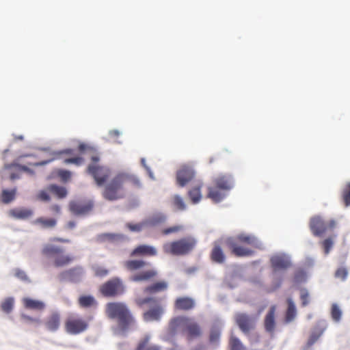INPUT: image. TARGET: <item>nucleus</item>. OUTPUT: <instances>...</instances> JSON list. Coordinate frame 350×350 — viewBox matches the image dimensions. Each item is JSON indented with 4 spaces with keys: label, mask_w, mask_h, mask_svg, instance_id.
<instances>
[{
    "label": "nucleus",
    "mask_w": 350,
    "mask_h": 350,
    "mask_svg": "<svg viewBox=\"0 0 350 350\" xmlns=\"http://www.w3.org/2000/svg\"><path fill=\"white\" fill-rule=\"evenodd\" d=\"M275 312L276 306H271L264 319L265 329L271 336L273 335L276 327Z\"/></svg>",
    "instance_id": "f3484780"
},
{
    "label": "nucleus",
    "mask_w": 350,
    "mask_h": 350,
    "mask_svg": "<svg viewBox=\"0 0 350 350\" xmlns=\"http://www.w3.org/2000/svg\"><path fill=\"white\" fill-rule=\"evenodd\" d=\"M341 197L345 206H350V182L346 183L341 191Z\"/></svg>",
    "instance_id": "e433bc0d"
},
{
    "label": "nucleus",
    "mask_w": 350,
    "mask_h": 350,
    "mask_svg": "<svg viewBox=\"0 0 350 350\" xmlns=\"http://www.w3.org/2000/svg\"><path fill=\"white\" fill-rule=\"evenodd\" d=\"M150 263L142 259H131L124 262V267L129 271H135L149 265Z\"/></svg>",
    "instance_id": "393cba45"
},
{
    "label": "nucleus",
    "mask_w": 350,
    "mask_h": 350,
    "mask_svg": "<svg viewBox=\"0 0 350 350\" xmlns=\"http://www.w3.org/2000/svg\"><path fill=\"white\" fill-rule=\"evenodd\" d=\"M195 301L191 297H181L176 299L174 307L179 310H189L194 308Z\"/></svg>",
    "instance_id": "5701e85b"
},
{
    "label": "nucleus",
    "mask_w": 350,
    "mask_h": 350,
    "mask_svg": "<svg viewBox=\"0 0 350 350\" xmlns=\"http://www.w3.org/2000/svg\"><path fill=\"white\" fill-rule=\"evenodd\" d=\"M342 312L336 304H333L331 308V316L332 319L338 322L341 319Z\"/></svg>",
    "instance_id": "ea45409f"
},
{
    "label": "nucleus",
    "mask_w": 350,
    "mask_h": 350,
    "mask_svg": "<svg viewBox=\"0 0 350 350\" xmlns=\"http://www.w3.org/2000/svg\"><path fill=\"white\" fill-rule=\"evenodd\" d=\"M5 168L7 170H11L12 168L16 169L18 171H24L27 172L28 173L32 174L33 171L28 168L27 166L25 165H21L16 163H12V164H6L5 165Z\"/></svg>",
    "instance_id": "c03bdc74"
},
{
    "label": "nucleus",
    "mask_w": 350,
    "mask_h": 350,
    "mask_svg": "<svg viewBox=\"0 0 350 350\" xmlns=\"http://www.w3.org/2000/svg\"><path fill=\"white\" fill-rule=\"evenodd\" d=\"M111 135H113L114 136L119 135V132L118 131H112L110 132Z\"/></svg>",
    "instance_id": "774afa93"
},
{
    "label": "nucleus",
    "mask_w": 350,
    "mask_h": 350,
    "mask_svg": "<svg viewBox=\"0 0 350 350\" xmlns=\"http://www.w3.org/2000/svg\"><path fill=\"white\" fill-rule=\"evenodd\" d=\"M226 243L232 254L237 257L250 256L254 254V251L244 247V245L254 247L258 246V241L255 237L245 234L229 237L226 239Z\"/></svg>",
    "instance_id": "20e7f679"
},
{
    "label": "nucleus",
    "mask_w": 350,
    "mask_h": 350,
    "mask_svg": "<svg viewBox=\"0 0 350 350\" xmlns=\"http://www.w3.org/2000/svg\"><path fill=\"white\" fill-rule=\"evenodd\" d=\"M76 223L74 221H70L67 223V228L69 229H72L75 227Z\"/></svg>",
    "instance_id": "680f3d73"
},
{
    "label": "nucleus",
    "mask_w": 350,
    "mask_h": 350,
    "mask_svg": "<svg viewBox=\"0 0 350 350\" xmlns=\"http://www.w3.org/2000/svg\"><path fill=\"white\" fill-rule=\"evenodd\" d=\"M88 327V321L78 315L68 317L64 323L66 332L72 335L81 334L85 332Z\"/></svg>",
    "instance_id": "9b49d317"
},
{
    "label": "nucleus",
    "mask_w": 350,
    "mask_h": 350,
    "mask_svg": "<svg viewBox=\"0 0 350 350\" xmlns=\"http://www.w3.org/2000/svg\"><path fill=\"white\" fill-rule=\"evenodd\" d=\"M57 175L61 178V179L64 181H66L70 179L71 176V174L68 170H59L57 171Z\"/></svg>",
    "instance_id": "864d4df0"
},
{
    "label": "nucleus",
    "mask_w": 350,
    "mask_h": 350,
    "mask_svg": "<svg viewBox=\"0 0 350 350\" xmlns=\"http://www.w3.org/2000/svg\"><path fill=\"white\" fill-rule=\"evenodd\" d=\"M211 260L217 264H222L226 260V256L222 248L217 244H215L211 254Z\"/></svg>",
    "instance_id": "cd10ccee"
},
{
    "label": "nucleus",
    "mask_w": 350,
    "mask_h": 350,
    "mask_svg": "<svg viewBox=\"0 0 350 350\" xmlns=\"http://www.w3.org/2000/svg\"><path fill=\"white\" fill-rule=\"evenodd\" d=\"M38 198L42 201L48 202L50 200V196L45 191H41L38 195Z\"/></svg>",
    "instance_id": "4d7b16f0"
},
{
    "label": "nucleus",
    "mask_w": 350,
    "mask_h": 350,
    "mask_svg": "<svg viewBox=\"0 0 350 350\" xmlns=\"http://www.w3.org/2000/svg\"><path fill=\"white\" fill-rule=\"evenodd\" d=\"M157 254V249L148 245H139L130 254L131 257L154 256Z\"/></svg>",
    "instance_id": "6ab92c4d"
},
{
    "label": "nucleus",
    "mask_w": 350,
    "mask_h": 350,
    "mask_svg": "<svg viewBox=\"0 0 350 350\" xmlns=\"http://www.w3.org/2000/svg\"><path fill=\"white\" fill-rule=\"evenodd\" d=\"M20 177L19 174L18 173L12 172L10 174V179L14 180L16 178H18Z\"/></svg>",
    "instance_id": "0e129e2a"
},
{
    "label": "nucleus",
    "mask_w": 350,
    "mask_h": 350,
    "mask_svg": "<svg viewBox=\"0 0 350 350\" xmlns=\"http://www.w3.org/2000/svg\"><path fill=\"white\" fill-rule=\"evenodd\" d=\"M51 240L53 241L59 242V243H68L70 241L69 239H63V238H60V237H55V238L52 239Z\"/></svg>",
    "instance_id": "bf43d9fd"
},
{
    "label": "nucleus",
    "mask_w": 350,
    "mask_h": 350,
    "mask_svg": "<svg viewBox=\"0 0 350 350\" xmlns=\"http://www.w3.org/2000/svg\"><path fill=\"white\" fill-rule=\"evenodd\" d=\"M83 162V159L81 157L66 159L64 163L66 164L73 163L77 165H81Z\"/></svg>",
    "instance_id": "3c124183"
},
{
    "label": "nucleus",
    "mask_w": 350,
    "mask_h": 350,
    "mask_svg": "<svg viewBox=\"0 0 350 350\" xmlns=\"http://www.w3.org/2000/svg\"><path fill=\"white\" fill-rule=\"evenodd\" d=\"M337 226L335 219L324 220L321 217H312L309 223V227L315 237H321L325 233L332 231Z\"/></svg>",
    "instance_id": "6e6552de"
},
{
    "label": "nucleus",
    "mask_w": 350,
    "mask_h": 350,
    "mask_svg": "<svg viewBox=\"0 0 350 350\" xmlns=\"http://www.w3.org/2000/svg\"><path fill=\"white\" fill-rule=\"evenodd\" d=\"M235 322L244 334H249L255 327V319L245 313H237L235 315Z\"/></svg>",
    "instance_id": "4468645a"
},
{
    "label": "nucleus",
    "mask_w": 350,
    "mask_h": 350,
    "mask_svg": "<svg viewBox=\"0 0 350 350\" xmlns=\"http://www.w3.org/2000/svg\"><path fill=\"white\" fill-rule=\"evenodd\" d=\"M150 336H144L138 342L135 350H161L160 346L150 344Z\"/></svg>",
    "instance_id": "c85d7f7f"
},
{
    "label": "nucleus",
    "mask_w": 350,
    "mask_h": 350,
    "mask_svg": "<svg viewBox=\"0 0 350 350\" xmlns=\"http://www.w3.org/2000/svg\"><path fill=\"white\" fill-rule=\"evenodd\" d=\"M271 267L275 271L286 270L291 266L289 258L284 254L275 255L270 260Z\"/></svg>",
    "instance_id": "a211bd4d"
},
{
    "label": "nucleus",
    "mask_w": 350,
    "mask_h": 350,
    "mask_svg": "<svg viewBox=\"0 0 350 350\" xmlns=\"http://www.w3.org/2000/svg\"><path fill=\"white\" fill-rule=\"evenodd\" d=\"M141 162H142V164L143 165V166H144V167L147 170H148V171H149V168L146 166V163H146L145 159H142Z\"/></svg>",
    "instance_id": "338daca9"
},
{
    "label": "nucleus",
    "mask_w": 350,
    "mask_h": 350,
    "mask_svg": "<svg viewBox=\"0 0 350 350\" xmlns=\"http://www.w3.org/2000/svg\"><path fill=\"white\" fill-rule=\"evenodd\" d=\"M301 306L305 307L310 303L309 293L306 289H302L300 293Z\"/></svg>",
    "instance_id": "49530a36"
},
{
    "label": "nucleus",
    "mask_w": 350,
    "mask_h": 350,
    "mask_svg": "<svg viewBox=\"0 0 350 350\" xmlns=\"http://www.w3.org/2000/svg\"><path fill=\"white\" fill-rule=\"evenodd\" d=\"M221 332L219 327H212L210 330L209 342L211 344L218 345L220 338Z\"/></svg>",
    "instance_id": "c9c22d12"
},
{
    "label": "nucleus",
    "mask_w": 350,
    "mask_h": 350,
    "mask_svg": "<svg viewBox=\"0 0 350 350\" xmlns=\"http://www.w3.org/2000/svg\"><path fill=\"white\" fill-rule=\"evenodd\" d=\"M203 187L202 181H197L196 185L188 191V196L193 204L199 202L202 198L201 189Z\"/></svg>",
    "instance_id": "bb28decb"
},
{
    "label": "nucleus",
    "mask_w": 350,
    "mask_h": 350,
    "mask_svg": "<svg viewBox=\"0 0 350 350\" xmlns=\"http://www.w3.org/2000/svg\"><path fill=\"white\" fill-rule=\"evenodd\" d=\"M213 186L208 187L207 198L215 203L221 202L233 187V180L230 176L222 175L213 180Z\"/></svg>",
    "instance_id": "39448f33"
},
{
    "label": "nucleus",
    "mask_w": 350,
    "mask_h": 350,
    "mask_svg": "<svg viewBox=\"0 0 350 350\" xmlns=\"http://www.w3.org/2000/svg\"><path fill=\"white\" fill-rule=\"evenodd\" d=\"M21 318L26 323H33L36 325H39L41 323V320L39 318L32 317L27 314H22Z\"/></svg>",
    "instance_id": "8fccbe9b"
},
{
    "label": "nucleus",
    "mask_w": 350,
    "mask_h": 350,
    "mask_svg": "<svg viewBox=\"0 0 350 350\" xmlns=\"http://www.w3.org/2000/svg\"><path fill=\"white\" fill-rule=\"evenodd\" d=\"M14 141H16H16H18V140L22 141V140H23V139H24V137H23V135H14Z\"/></svg>",
    "instance_id": "69168bd1"
},
{
    "label": "nucleus",
    "mask_w": 350,
    "mask_h": 350,
    "mask_svg": "<svg viewBox=\"0 0 350 350\" xmlns=\"http://www.w3.org/2000/svg\"><path fill=\"white\" fill-rule=\"evenodd\" d=\"M183 229L181 226H174L170 228H165L162 230V234L167 235L171 233L177 232Z\"/></svg>",
    "instance_id": "603ef678"
},
{
    "label": "nucleus",
    "mask_w": 350,
    "mask_h": 350,
    "mask_svg": "<svg viewBox=\"0 0 350 350\" xmlns=\"http://www.w3.org/2000/svg\"><path fill=\"white\" fill-rule=\"evenodd\" d=\"M157 302V299L152 297H146V298H137L135 299L136 304L140 307L142 308L144 306V305L148 304H154Z\"/></svg>",
    "instance_id": "37998d69"
},
{
    "label": "nucleus",
    "mask_w": 350,
    "mask_h": 350,
    "mask_svg": "<svg viewBox=\"0 0 350 350\" xmlns=\"http://www.w3.org/2000/svg\"><path fill=\"white\" fill-rule=\"evenodd\" d=\"M157 275V269L154 268L148 269L133 274L131 277V280L135 282L150 281L155 278Z\"/></svg>",
    "instance_id": "aec40b11"
},
{
    "label": "nucleus",
    "mask_w": 350,
    "mask_h": 350,
    "mask_svg": "<svg viewBox=\"0 0 350 350\" xmlns=\"http://www.w3.org/2000/svg\"><path fill=\"white\" fill-rule=\"evenodd\" d=\"M22 302L25 308L27 310L42 311L45 309V304L40 300L34 299L30 297H24Z\"/></svg>",
    "instance_id": "4be33fe9"
},
{
    "label": "nucleus",
    "mask_w": 350,
    "mask_h": 350,
    "mask_svg": "<svg viewBox=\"0 0 350 350\" xmlns=\"http://www.w3.org/2000/svg\"><path fill=\"white\" fill-rule=\"evenodd\" d=\"M14 306V299L12 297H8L6 298L1 304V310L8 314L10 313Z\"/></svg>",
    "instance_id": "58836bf2"
},
{
    "label": "nucleus",
    "mask_w": 350,
    "mask_h": 350,
    "mask_svg": "<svg viewBox=\"0 0 350 350\" xmlns=\"http://www.w3.org/2000/svg\"><path fill=\"white\" fill-rule=\"evenodd\" d=\"M64 252L62 247L51 243L44 244L41 250V254L44 257L52 259L53 265L55 267H66L73 261L74 257L64 254Z\"/></svg>",
    "instance_id": "423d86ee"
},
{
    "label": "nucleus",
    "mask_w": 350,
    "mask_h": 350,
    "mask_svg": "<svg viewBox=\"0 0 350 350\" xmlns=\"http://www.w3.org/2000/svg\"><path fill=\"white\" fill-rule=\"evenodd\" d=\"M83 274V268L81 266H76L59 273L58 275V279L61 282L77 283L81 280Z\"/></svg>",
    "instance_id": "f8f14e48"
},
{
    "label": "nucleus",
    "mask_w": 350,
    "mask_h": 350,
    "mask_svg": "<svg viewBox=\"0 0 350 350\" xmlns=\"http://www.w3.org/2000/svg\"><path fill=\"white\" fill-rule=\"evenodd\" d=\"M323 332L324 328H322L319 326H316L314 327L306 342V348H310L311 346H312L319 340V338L323 334Z\"/></svg>",
    "instance_id": "2f4dec72"
},
{
    "label": "nucleus",
    "mask_w": 350,
    "mask_h": 350,
    "mask_svg": "<svg viewBox=\"0 0 350 350\" xmlns=\"http://www.w3.org/2000/svg\"><path fill=\"white\" fill-rule=\"evenodd\" d=\"M10 215L16 219H25L33 215V211L27 208H17L10 210Z\"/></svg>",
    "instance_id": "7c9ffc66"
},
{
    "label": "nucleus",
    "mask_w": 350,
    "mask_h": 350,
    "mask_svg": "<svg viewBox=\"0 0 350 350\" xmlns=\"http://www.w3.org/2000/svg\"><path fill=\"white\" fill-rule=\"evenodd\" d=\"M47 189L56 195L59 198H64L67 195V191L64 187L56 185H49Z\"/></svg>",
    "instance_id": "f704fd0d"
},
{
    "label": "nucleus",
    "mask_w": 350,
    "mask_h": 350,
    "mask_svg": "<svg viewBox=\"0 0 350 350\" xmlns=\"http://www.w3.org/2000/svg\"><path fill=\"white\" fill-rule=\"evenodd\" d=\"M95 274L97 276L103 277L108 274L109 271L107 269L103 267H96L94 268Z\"/></svg>",
    "instance_id": "5fc2aeb1"
},
{
    "label": "nucleus",
    "mask_w": 350,
    "mask_h": 350,
    "mask_svg": "<svg viewBox=\"0 0 350 350\" xmlns=\"http://www.w3.org/2000/svg\"><path fill=\"white\" fill-rule=\"evenodd\" d=\"M288 308L285 314V322L289 323L293 321L296 317L297 311L295 305L292 299H287Z\"/></svg>",
    "instance_id": "473e14b6"
},
{
    "label": "nucleus",
    "mask_w": 350,
    "mask_h": 350,
    "mask_svg": "<svg viewBox=\"0 0 350 350\" xmlns=\"http://www.w3.org/2000/svg\"><path fill=\"white\" fill-rule=\"evenodd\" d=\"M173 204L174 206L178 210H184L185 209V204L182 198L179 196H175L173 198Z\"/></svg>",
    "instance_id": "a18cd8bd"
},
{
    "label": "nucleus",
    "mask_w": 350,
    "mask_h": 350,
    "mask_svg": "<svg viewBox=\"0 0 350 350\" xmlns=\"http://www.w3.org/2000/svg\"><path fill=\"white\" fill-rule=\"evenodd\" d=\"M16 191V189H14L12 190H7V189L3 190L2 193H1L2 202L5 204H8L10 202H12L15 198Z\"/></svg>",
    "instance_id": "4c0bfd02"
},
{
    "label": "nucleus",
    "mask_w": 350,
    "mask_h": 350,
    "mask_svg": "<svg viewBox=\"0 0 350 350\" xmlns=\"http://www.w3.org/2000/svg\"><path fill=\"white\" fill-rule=\"evenodd\" d=\"M165 220V216L163 215H157L151 219L150 223L152 224H156L158 223L163 222Z\"/></svg>",
    "instance_id": "6e6d98bb"
},
{
    "label": "nucleus",
    "mask_w": 350,
    "mask_h": 350,
    "mask_svg": "<svg viewBox=\"0 0 350 350\" xmlns=\"http://www.w3.org/2000/svg\"><path fill=\"white\" fill-rule=\"evenodd\" d=\"M163 312L162 307L157 304L144 313V320L145 321H159L163 314Z\"/></svg>",
    "instance_id": "b1692460"
},
{
    "label": "nucleus",
    "mask_w": 350,
    "mask_h": 350,
    "mask_svg": "<svg viewBox=\"0 0 350 350\" xmlns=\"http://www.w3.org/2000/svg\"><path fill=\"white\" fill-rule=\"evenodd\" d=\"M57 224V219L55 217H40L33 220V224L42 229L54 228Z\"/></svg>",
    "instance_id": "412c9836"
},
{
    "label": "nucleus",
    "mask_w": 350,
    "mask_h": 350,
    "mask_svg": "<svg viewBox=\"0 0 350 350\" xmlns=\"http://www.w3.org/2000/svg\"><path fill=\"white\" fill-rule=\"evenodd\" d=\"M73 150L68 148L60 151H53L49 153L50 158L46 161H40L34 164V165H44L53 161L59 159L62 154H72Z\"/></svg>",
    "instance_id": "c756f323"
},
{
    "label": "nucleus",
    "mask_w": 350,
    "mask_h": 350,
    "mask_svg": "<svg viewBox=\"0 0 350 350\" xmlns=\"http://www.w3.org/2000/svg\"><path fill=\"white\" fill-rule=\"evenodd\" d=\"M100 292L107 297H116L124 293V286L121 279L113 278L100 286Z\"/></svg>",
    "instance_id": "9d476101"
},
{
    "label": "nucleus",
    "mask_w": 350,
    "mask_h": 350,
    "mask_svg": "<svg viewBox=\"0 0 350 350\" xmlns=\"http://www.w3.org/2000/svg\"><path fill=\"white\" fill-rule=\"evenodd\" d=\"M92 163L88 165V172L93 176L97 185H103L110 175V170L108 167L98 165L100 158L98 155H93L91 157Z\"/></svg>",
    "instance_id": "1a4fd4ad"
},
{
    "label": "nucleus",
    "mask_w": 350,
    "mask_h": 350,
    "mask_svg": "<svg viewBox=\"0 0 350 350\" xmlns=\"http://www.w3.org/2000/svg\"><path fill=\"white\" fill-rule=\"evenodd\" d=\"M94 204L92 201L76 202L72 201L69 204V209L75 215H85L89 214L93 208Z\"/></svg>",
    "instance_id": "2eb2a0df"
},
{
    "label": "nucleus",
    "mask_w": 350,
    "mask_h": 350,
    "mask_svg": "<svg viewBox=\"0 0 350 350\" xmlns=\"http://www.w3.org/2000/svg\"><path fill=\"white\" fill-rule=\"evenodd\" d=\"M105 313L109 318L117 319L118 328L122 332L128 331L135 325L133 317L124 303H108L106 305Z\"/></svg>",
    "instance_id": "7ed1b4c3"
},
{
    "label": "nucleus",
    "mask_w": 350,
    "mask_h": 350,
    "mask_svg": "<svg viewBox=\"0 0 350 350\" xmlns=\"http://www.w3.org/2000/svg\"><path fill=\"white\" fill-rule=\"evenodd\" d=\"M196 245V241L191 237H187L179 240L166 243L163 249L165 254L175 256H183L191 252Z\"/></svg>",
    "instance_id": "0eeeda50"
},
{
    "label": "nucleus",
    "mask_w": 350,
    "mask_h": 350,
    "mask_svg": "<svg viewBox=\"0 0 350 350\" xmlns=\"http://www.w3.org/2000/svg\"><path fill=\"white\" fill-rule=\"evenodd\" d=\"M179 331L188 340L201 336L202 332L199 324L192 319L186 317H177L172 319L167 328V335L174 336Z\"/></svg>",
    "instance_id": "f03ea898"
},
{
    "label": "nucleus",
    "mask_w": 350,
    "mask_h": 350,
    "mask_svg": "<svg viewBox=\"0 0 350 350\" xmlns=\"http://www.w3.org/2000/svg\"><path fill=\"white\" fill-rule=\"evenodd\" d=\"M145 225L146 224L144 222L138 224L127 223L126 226L132 232H139Z\"/></svg>",
    "instance_id": "de8ad7c7"
},
{
    "label": "nucleus",
    "mask_w": 350,
    "mask_h": 350,
    "mask_svg": "<svg viewBox=\"0 0 350 350\" xmlns=\"http://www.w3.org/2000/svg\"><path fill=\"white\" fill-rule=\"evenodd\" d=\"M50 209L55 213H57V214L60 213L61 208H60V206L57 204H54V205L51 206Z\"/></svg>",
    "instance_id": "052dcab7"
},
{
    "label": "nucleus",
    "mask_w": 350,
    "mask_h": 350,
    "mask_svg": "<svg viewBox=\"0 0 350 350\" xmlns=\"http://www.w3.org/2000/svg\"><path fill=\"white\" fill-rule=\"evenodd\" d=\"M334 245V241L332 237H328L321 242V245L323 248L325 254H328Z\"/></svg>",
    "instance_id": "79ce46f5"
},
{
    "label": "nucleus",
    "mask_w": 350,
    "mask_h": 350,
    "mask_svg": "<svg viewBox=\"0 0 350 350\" xmlns=\"http://www.w3.org/2000/svg\"><path fill=\"white\" fill-rule=\"evenodd\" d=\"M348 275V271L345 267H339L335 272V277L345 280Z\"/></svg>",
    "instance_id": "09e8293b"
},
{
    "label": "nucleus",
    "mask_w": 350,
    "mask_h": 350,
    "mask_svg": "<svg viewBox=\"0 0 350 350\" xmlns=\"http://www.w3.org/2000/svg\"><path fill=\"white\" fill-rule=\"evenodd\" d=\"M196 175L193 167L189 165H183L176 173L177 183L180 187H185L191 181Z\"/></svg>",
    "instance_id": "ddd939ff"
},
{
    "label": "nucleus",
    "mask_w": 350,
    "mask_h": 350,
    "mask_svg": "<svg viewBox=\"0 0 350 350\" xmlns=\"http://www.w3.org/2000/svg\"><path fill=\"white\" fill-rule=\"evenodd\" d=\"M15 276L18 278L19 279L22 280H27V276L25 273V272L23 270H21L19 269H17L15 270Z\"/></svg>",
    "instance_id": "13d9d810"
},
{
    "label": "nucleus",
    "mask_w": 350,
    "mask_h": 350,
    "mask_svg": "<svg viewBox=\"0 0 350 350\" xmlns=\"http://www.w3.org/2000/svg\"><path fill=\"white\" fill-rule=\"evenodd\" d=\"M87 148V146L84 144H81L79 147H78V149L80 152H84Z\"/></svg>",
    "instance_id": "e2e57ef3"
},
{
    "label": "nucleus",
    "mask_w": 350,
    "mask_h": 350,
    "mask_svg": "<svg viewBox=\"0 0 350 350\" xmlns=\"http://www.w3.org/2000/svg\"><path fill=\"white\" fill-rule=\"evenodd\" d=\"M140 186V181L135 175L125 172H118L106 185L103 196L109 201L117 200L124 198L127 191Z\"/></svg>",
    "instance_id": "f257e3e1"
},
{
    "label": "nucleus",
    "mask_w": 350,
    "mask_h": 350,
    "mask_svg": "<svg viewBox=\"0 0 350 350\" xmlns=\"http://www.w3.org/2000/svg\"><path fill=\"white\" fill-rule=\"evenodd\" d=\"M168 284L167 282L162 280L154 282L144 289V292L147 294H156L157 293L165 291L167 289Z\"/></svg>",
    "instance_id": "a878e982"
},
{
    "label": "nucleus",
    "mask_w": 350,
    "mask_h": 350,
    "mask_svg": "<svg viewBox=\"0 0 350 350\" xmlns=\"http://www.w3.org/2000/svg\"><path fill=\"white\" fill-rule=\"evenodd\" d=\"M61 314L57 311L51 312L44 321L46 329L51 332H57L61 325Z\"/></svg>",
    "instance_id": "dca6fc26"
},
{
    "label": "nucleus",
    "mask_w": 350,
    "mask_h": 350,
    "mask_svg": "<svg viewBox=\"0 0 350 350\" xmlns=\"http://www.w3.org/2000/svg\"><path fill=\"white\" fill-rule=\"evenodd\" d=\"M230 350H243L244 347L239 340V338H237L235 336H231L230 339Z\"/></svg>",
    "instance_id": "a19ab883"
},
{
    "label": "nucleus",
    "mask_w": 350,
    "mask_h": 350,
    "mask_svg": "<svg viewBox=\"0 0 350 350\" xmlns=\"http://www.w3.org/2000/svg\"><path fill=\"white\" fill-rule=\"evenodd\" d=\"M78 302L80 307L85 308L96 306L97 305V301L92 295H82L79 297Z\"/></svg>",
    "instance_id": "72a5a7b5"
}]
</instances>
